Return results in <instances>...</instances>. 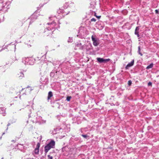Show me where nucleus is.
Segmentation results:
<instances>
[{
	"label": "nucleus",
	"instance_id": "nucleus-1",
	"mask_svg": "<svg viewBox=\"0 0 159 159\" xmlns=\"http://www.w3.org/2000/svg\"><path fill=\"white\" fill-rule=\"evenodd\" d=\"M55 143V141L52 140L46 146L44 147V151L45 153H47L51 148H54Z\"/></svg>",
	"mask_w": 159,
	"mask_h": 159
},
{
	"label": "nucleus",
	"instance_id": "nucleus-2",
	"mask_svg": "<svg viewBox=\"0 0 159 159\" xmlns=\"http://www.w3.org/2000/svg\"><path fill=\"white\" fill-rule=\"evenodd\" d=\"M23 62L25 65H33L34 63L33 59L31 58L24 57L23 59Z\"/></svg>",
	"mask_w": 159,
	"mask_h": 159
},
{
	"label": "nucleus",
	"instance_id": "nucleus-3",
	"mask_svg": "<svg viewBox=\"0 0 159 159\" xmlns=\"http://www.w3.org/2000/svg\"><path fill=\"white\" fill-rule=\"evenodd\" d=\"M47 24L48 25H50V27H48L46 29L45 32L46 31H49V30H52V29L51 28H54L55 29H58L59 28V25L57 26V25H56L55 22H54V21L51 23H48Z\"/></svg>",
	"mask_w": 159,
	"mask_h": 159
},
{
	"label": "nucleus",
	"instance_id": "nucleus-4",
	"mask_svg": "<svg viewBox=\"0 0 159 159\" xmlns=\"http://www.w3.org/2000/svg\"><path fill=\"white\" fill-rule=\"evenodd\" d=\"M91 38L93 42V44L94 46H97L99 44V40L98 38L93 35L92 36Z\"/></svg>",
	"mask_w": 159,
	"mask_h": 159
},
{
	"label": "nucleus",
	"instance_id": "nucleus-5",
	"mask_svg": "<svg viewBox=\"0 0 159 159\" xmlns=\"http://www.w3.org/2000/svg\"><path fill=\"white\" fill-rule=\"evenodd\" d=\"M97 61L100 63H106L107 62L110 61V59L109 58L107 59H104L103 58L98 57L97 58Z\"/></svg>",
	"mask_w": 159,
	"mask_h": 159
},
{
	"label": "nucleus",
	"instance_id": "nucleus-6",
	"mask_svg": "<svg viewBox=\"0 0 159 159\" xmlns=\"http://www.w3.org/2000/svg\"><path fill=\"white\" fill-rule=\"evenodd\" d=\"M134 64V60H133L130 63H128V64L125 67V68L126 69H129V67L132 66Z\"/></svg>",
	"mask_w": 159,
	"mask_h": 159
},
{
	"label": "nucleus",
	"instance_id": "nucleus-7",
	"mask_svg": "<svg viewBox=\"0 0 159 159\" xmlns=\"http://www.w3.org/2000/svg\"><path fill=\"white\" fill-rule=\"evenodd\" d=\"M81 43H78L76 44V46L78 47H79L81 49H83L84 48V46H82Z\"/></svg>",
	"mask_w": 159,
	"mask_h": 159
},
{
	"label": "nucleus",
	"instance_id": "nucleus-8",
	"mask_svg": "<svg viewBox=\"0 0 159 159\" xmlns=\"http://www.w3.org/2000/svg\"><path fill=\"white\" fill-rule=\"evenodd\" d=\"M53 96L52 93V92L50 91L48 92V99H49L51 97Z\"/></svg>",
	"mask_w": 159,
	"mask_h": 159
},
{
	"label": "nucleus",
	"instance_id": "nucleus-9",
	"mask_svg": "<svg viewBox=\"0 0 159 159\" xmlns=\"http://www.w3.org/2000/svg\"><path fill=\"white\" fill-rule=\"evenodd\" d=\"M18 76L20 79H21L22 77H24V75L22 73L20 72L19 74H18Z\"/></svg>",
	"mask_w": 159,
	"mask_h": 159
},
{
	"label": "nucleus",
	"instance_id": "nucleus-10",
	"mask_svg": "<svg viewBox=\"0 0 159 159\" xmlns=\"http://www.w3.org/2000/svg\"><path fill=\"white\" fill-rule=\"evenodd\" d=\"M39 149L35 148L34 150V153L35 154H38L39 153Z\"/></svg>",
	"mask_w": 159,
	"mask_h": 159
},
{
	"label": "nucleus",
	"instance_id": "nucleus-11",
	"mask_svg": "<svg viewBox=\"0 0 159 159\" xmlns=\"http://www.w3.org/2000/svg\"><path fill=\"white\" fill-rule=\"evenodd\" d=\"M153 66V64L152 63L151 64L149 65L146 68L147 69H149L151 68Z\"/></svg>",
	"mask_w": 159,
	"mask_h": 159
},
{
	"label": "nucleus",
	"instance_id": "nucleus-12",
	"mask_svg": "<svg viewBox=\"0 0 159 159\" xmlns=\"http://www.w3.org/2000/svg\"><path fill=\"white\" fill-rule=\"evenodd\" d=\"M139 31L135 30V34L137 35L138 37H139Z\"/></svg>",
	"mask_w": 159,
	"mask_h": 159
},
{
	"label": "nucleus",
	"instance_id": "nucleus-13",
	"mask_svg": "<svg viewBox=\"0 0 159 159\" xmlns=\"http://www.w3.org/2000/svg\"><path fill=\"white\" fill-rule=\"evenodd\" d=\"M40 143H38L36 145V148H35L39 149V148L40 147Z\"/></svg>",
	"mask_w": 159,
	"mask_h": 159
},
{
	"label": "nucleus",
	"instance_id": "nucleus-14",
	"mask_svg": "<svg viewBox=\"0 0 159 159\" xmlns=\"http://www.w3.org/2000/svg\"><path fill=\"white\" fill-rule=\"evenodd\" d=\"M71 98V97L70 96H68L66 98V100L68 101H69L70 100V99Z\"/></svg>",
	"mask_w": 159,
	"mask_h": 159
},
{
	"label": "nucleus",
	"instance_id": "nucleus-15",
	"mask_svg": "<svg viewBox=\"0 0 159 159\" xmlns=\"http://www.w3.org/2000/svg\"><path fill=\"white\" fill-rule=\"evenodd\" d=\"M60 11V10L58 11H57V13H58L59 14L60 13H62V14H63V11Z\"/></svg>",
	"mask_w": 159,
	"mask_h": 159
},
{
	"label": "nucleus",
	"instance_id": "nucleus-16",
	"mask_svg": "<svg viewBox=\"0 0 159 159\" xmlns=\"http://www.w3.org/2000/svg\"><path fill=\"white\" fill-rule=\"evenodd\" d=\"M96 19L94 18H93L91 19V21H94L95 22L96 21Z\"/></svg>",
	"mask_w": 159,
	"mask_h": 159
},
{
	"label": "nucleus",
	"instance_id": "nucleus-17",
	"mask_svg": "<svg viewBox=\"0 0 159 159\" xmlns=\"http://www.w3.org/2000/svg\"><path fill=\"white\" fill-rule=\"evenodd\" d=\"M48 159H52V157L50 156V155H48Z\"/></svg>",
	"mask_w": 159,
	"mask_h": 159
},
{
	"label": "nucleus",
	"instance_id": "nucleus-18",
	"mask_svg": "<svg viewBox=\"0 0 159 159\" xmlns=\"http://www.w3.org/2000/svg\"><path fill=\"white\" fill-rule=\"evenodd\" d=\"M138 52L139 53L140 52V46H139L138 47Z\"/></svg>",
	"mask_w": 159,
	"mask_h": 159
},
{
	"label": "nucleus",
	"instance_id": "nucleus-19",
	"mask_svg": "<svg viewBox=\"0 0 159 159\" xmlns=\"http://www.w3.org/2000/svg\"><path fill=\"white\" fill-rule=\"evenodd\" d=\"M128 84L129 85H130L132 84L131 81V80L129 81Z\"/></svg>",
	"mask_w": 159,
	"mask_h": 159
},
{
	"label": "nucleus",
	"instance_id": "nucleus-20",
	"mask_svg": "<svg viewBox=\"0 0 159 159\" xmlns=\"http://www.w3.org/2000/svg\"><path fill=\"white\" fill-rule=\"evenodd\" d=\"M82 136L85 138H87V137H88V136L86 135L82 134Z\"/></svg>",
	"mask_w": 159,
	"mask_h": 159
},
{
	"label": "nucleus",
	"instance_id": "nucleus-21",
	"mask_svg": "<svg viewBox=\"0 0 159 159\" xmlns=\"http://www.w3.org/2000/svg\"><path fill=\"white\" fill-rule=\"evenodd\" d=\"M139 26H137L136 27L135 30L139 31Z\"/></svg>",
	"mask_w": 159,
	"mask_h": 159
},
{
	"label": "nucleus",
	"instance_id": "nucleus-22",
	"mask_svg": "<svg viewBox=\"0 0 159 159\" xmlns=\"http://www.w3.org/2000/svg\"><path fill=\"white\" fill-rule=\"evenodd\" d=\"M152 83L151 82H149L148 84V86H152Z\"/></svg>",
	"mask_w": 159,
	"mask_h": 159
},
{
	"label": "nucleus",
	"instance_id": "nucleus-23",
	"mask_svg": "<svg viewBox=\"0 0 159 159\" xmlns=\"http://www.w3.org/2000/svg\"><path fill=\"white\" fill-rule=\"evenodd\" d=\"M96 17L98 19H100L101 17V16H97Z\"/></svg>",
	"mask_w": 159,
	"mask_h": 159
},
{
	"label": "nucleus",
	"instance_id": "nucleus-24",
	"mask_svg": "<svg viewBox=\"0 0 159 159\" xmlns=\"http://www.w3.org/2000/svg\"><path fill=\"white\" fill-rule=\"evenodd\" d=\"M155 11V12H156V14H158V11Z\"/></svg>",
	"mask_w": 159,
	"mask_h": 159
},
{
	"label": "nucleus",
	"instance_id": "nucleus-25",
	"mask_svg": "<svg viewBox=\"0 0 159 159\" xmlns=\"http://www.w3.org/2000/svg\"><path fill=\"white\" fill-rule=\"evenodd\" d=\"M3 116H5L6 115V113H2Z\"/></svg>",
	"mask_w": 159,
	"mask_h": 159
},
{
	"label": "nucleus",
	"instance_id": "nucleus-26",
	"mask_svg": "<svg viewBox=\"0 0 159 159\" xmlns=\"http://www.w3.org/2000/svg\"><path fill=\"white\" fill-rule=\"evenodd\" d=\"M139 54H140L141 55V56H142L143 55V54L141 53H139Z\"/></svg>",
	"mask_w": 159,
	"mask_h": 159
},
{
	"label": "nucleus",
	"instance_id": "nucleus-27",
	"mask_svg": "<svg viewBox=\"0 0 159 159\" xmlns=\"http://www.w3.org/2000/svg\"><path fill=\"white\" fill-rule=\"evenodd\" d=\"M139 54H140L141 55V56H142L143 55V54L141 53H139Z\"/></svg>",
	"mask_w": 159,
	"mask_h": 159
},
{
	"label": "nucleus",
	"instance_id": "nucleus-28",
	"mask_svg": "<svg viewBox=\"0 0 159 159\" xmlns=\"http://www.w3.org/2000/svg\"><path fill=\"white\" fill-rule=\"evenodd\" d=\"M19 145H20V144H18L17 145V147H18Z\"/></svg>",
	"mask_w": 159,
	"mask_h": 159
},
{
	"label": "nucleus",
	"instance_id": "nucleus-29",
	"mask_svg": "<svg viewBox=\"0 0 159 159\" xmlns=\"http://www.w3.org/2000/svg\"><path fill=\"white\" fill-rule=\"evenodd\" d=\"M94 16H96H96H96V13H94Z\"/></svg>",
	"mask_w": 159,
	"mask_h": 159
},
{
	"label": "nucleus",
	"instance_id": "nucleus-30",
	"mask_svg": "<svg viewBox=\"0 0 159 159\" xmlns=\"http://www.w3.org/2000/svg\"><path fill=\"white\" fill-rule=\"evenodd\" d=\"M10 125V124L9 123L8 124V125H7V126H9V125Z\"/></svg>",
	"mask_w": 159,
	"mask_h": 159
},
{
	"label": "nucleus",
	"instance_id": "nucleus-31",
	"mask_svg": "<svg viewBox=\"0 0 159 159\" xmlns=\"http://www.w3.org/2000/svg\"><path fill=\"white\" fill-rule=\"evenodd\" d=\"M50 34H52V32H50L49 33Z\"/></svg>",
	"mask_w": 159,
	"mask_h": 159
}]
</instances>
